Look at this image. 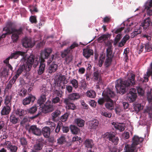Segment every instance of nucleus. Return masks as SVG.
<instances>
[{
    "mask_svg": "<svg viewBox=\"0 0 152 152\" xmlns=\"http://www.w3.org/2000/svg\"><path fill=\"white\" fill-rule=\"evenodd\" d=\"M135 84V75L131 73L127 80L119 79L116 82L115 87L117 92L123 95L124 94L129 88Z\"/></svg>",
    "mask_w": 152,
    "mask_h": 152,
    "instance_id": "obj_1",
    "label": "nucleus"
},
{
    "mask_svg": "<svg viewBox=\"0 0 152 152\" xmlns=\"http://www.w3.org/2000/svg\"><path fill=\"white\" fill-rule=\"evenodd\" d=\"M144 140L143 138L139 137L137 135H134L132 138V143L131 145L127 144L125 146V152H137V146L142 142Z\"/></svg>",
    "mask_w": 152,
    "mask_h": 152,
    "instance_id": "obj_2",
    "label": "nucleus"
},
{
    "mask_svg": "<svg viewBox=\"0 0 152 152\" xmlns=\"http://www.w3.org/2000/svg\"><path fill=\"white\" fill-rule=\"evenodd\" d=\"M43 105V107H40L41 109L40 110H41L38 112L37 114L30 117L29 118L31 120L34 119L38 117L39 115L41 114L42 113H46L52 112L54 109L52 103H51V102L49 100L47 101L45 104H44Z\"/></svg>",
    "mask_w": 152,
    "mask_h": 152,
    "instance_id": "obj_3",
    "label": "nucleus"
},
{
    "mask_svg": "<svg viewBox=\"0 0 152 152\" xmlns=\"http://www.w3.org/2000/svg\"><path fill=\"white\" fill-rule=\"evenodd\" d=\"M13 23L10 22L7 23L6 26L3 28V31L7 32L6 33L3 34L1 36V38H5L8 34H11L14 32L17 31L19 34L23 31L22 28H20L18 29H17L12 28Z\"/></svg>",
    "mask_w": 152,
    "mask_h": 152,
    "instance_id": "obj_4",
    "label": "nucleus"
},
{
    "mask_svg": "<svg viewBox=\"0 0 152 152\" xmlns=\"http://www.w3.org/2000/svg\"><path fill=\"white\" fill-rule=\"evenodd\" d=\"M115 93L112 90L108 88L107 90L106 96L107 97L109 102H107L105 104L106 107L110 110L113 109L114 106L113 101L110 99V97H114L115 96Z\"/></svg>",
    "mask_w": 152,
    "mask_h": 152,
    "instance_id": "obj_5",
    "label": "nucleus"
},
{
    "mask_svg": "<svg viewBox=\"0 0 152 152\" xmlns=\"http://www.w3.org/2000/svg\"><path fill=\"white\" fill-rule=\"evenodd\" d=\"M39 59L38 60V58H35L34 55H31L28 58L26 62L24 64H26L28 68L29 67V69L31 70L32 65H33V67L34 68L36 67L39 63Z\"/></svg>",
    "mask_w": 152,
    "mask_h": 152,
    "instance_id": "obj_6",
    "label": "nucleus"
},
{
    "mask_svg": "<svg viewBox=\"0 0 152 152\" xmlns=\"http://www.w3.org/2000/svg\"><path fill=\"white\" fill-rule=\"evenodd\" d=\"M29 68V67L28 68L26 66V65L24 64H20L17 71L16 75L13 77V81L14 80V82H15L16 80L21 74L22 72H23L25 73L26 74L30 70Z\"/></svg>",
    "mask_w": 152,
    "mask_h": 152,
    "instance_id": "obj_7",
    "label": "nucleus"
},
{
    "mask_svg": "<svg viewBox=\"0 0 152 152\" xmlns=\"http://www.w3.org/2000/svg\"><path fill=\"white\" fill-rule=\"evenodd\" d=\"M104 137L106 139H108L111 141L114 145H116L118 143L119 139L118 137L115 136V133L113 132H107L104 134Z\"/></svg>",
    "mask_w": 152,
    "mask_h": 152,
    "instance_id": "obj_8",
    "label": "nucleus"
},
{
    "mask_svg": "<svg viewBox=\"0 0 152 152\" xmlns=\"http://www.w3.org/2000/svg\"><path fill=\"white\" fill-rule=\"evenodd\" d=\"M137 94L136 90L134 88H132L130 90L127 96V99L130 102H133L137 98Z\"/></svg>",
    "mask_w": 152,
    "mask_h": 152,
    "instance_id": "obj_9",
    "label": "nucleus"
},
{
    "mask_svg": "<svg viewBox=\"0 0 152 152\" xmlns=\"http://www.w3.org/2000/svg\"><path fill=\"white\" fill-rule=\"evenodd\" d=\"M48 94V90L42 89L41 95L37 101V103L40 105L43 104V103L46 101V96Z\"/></svg>",
    "mask_w": 152,
    "mask_h": 152,
    "instance_id": "obj_10",
    "label": "nucleus"
},
{
    "mask_svg": "<svg viewBox=\"0 0 152 152\" xmlns=\"http://www.w3.org/2000/svg\"><path fill=\"white\" fill-rule=\"evenodd\" d=\"M29 131L34 134L40 136L41 135V131L40 129L37 127L36 125H31L29 129Z\"/></svg>",
    "mask_w": 152,
    "mask_h": 152,
    "instance_id": "obj_11",
    "label": "nucleus"
},
{
    "mask_svg": "<svg viewBox=\"0 0 152 152\" xmlns=\"http://www.w3.org/2000/svg\"><path fill=\"white\" fill-rule=\"evenodd\" d=\"M52 51V49L50 48L45 49L43 52L41 53V56L39 57V60H41L42 59L45 60V59L48 58L51 53Z\"/></svg>",
    "mask_w": 152,
    "mask_h": 152,
    "instance_id": "obj_12",
    "label": "nucleus"
},
{
    "mask_svg": "<svg viewBox=\"0 0 152 152\" xmlns=\"http://www.w3.org/2000/svg\"><path fill=\"white\" fill-rule=\"evenodd\" d=\"M36 99L35 97L31 95H30L24 99L22 101V104L24 105L30 104L31 103H33Z\"/></svg>",
    "mask_w": 152,
    "mask_h": 152,
    "instance_id": "obj_13",
    "label": "nucleus"
},
{
    "mask_svg": "<svg viewBox=\"0 0 152 152\" xmlns=\"http://www.w3.org/2000/svg\"><path fill=\"white\" fill-rule=\"evenodd\" d=\"M99 122L97 119H94L89 121L88 128L95 130L98 127L99 124Z\"/></svg>",
    "mask_w": 152,
    "mask_h": 152,
    "instance_id": "obj_14",
    "label": "nucleus"
},
{
    "mask_svg": "<svg viewBox=\"0 0 152 152\" xmlns=\"http://www.w3.org/2000/svg\"><path fill=\"white\" fill-rule=\"evenodd\" d=\"M45 60L42 59L39 61L40 65L39 69L37 70V73L39 75L42 74L44 72L45 67Z\"/></svg>",
    "mask_w": 152,
    "mask_h": 152,
    "instance_id": "obj_15",
    "label": "nucleus"
},
{
    "mask_svg": "<svg viewBox=\"0 0 152 152\" xmlns=\"http://www.w3.org/2000/svg\"><path fill=\"white\" fill-rule=\"evenodd\" d=\"M25 52L20 51H16L12 53L10 56L11 59H17L20 56H24L25 54Z\"/></svg>",
    "mask_w": 152,
    "mask_h": 152,
    "instance_id": "obj_16",
    "label": "nucleus"
},
{
    "mask_svg": "<svg viewBox=\"0 0 152 152\" xmlns=\"http://www.w3.org/2000/svg\"><path fill=\"white\" fill-rule=\"evenodd\" d=\"M15 112H12L10 117V122L13 124H15L18 123L20 120L18 117L16 116Z\"/></svg>",
    "mask_w": 152,
    "mask_h": 152,
    "instance_id": "obj_17",
    "label": "nucleus"
},
{
    "mask_svg": "<svg viewBox=\"0 0 152 152\" xmlns=\"http://www.w3.org/2000/svg\"><path fill=\"white\" fill-rule=\"evenodd\" d=\"M41 131V134H42L46 138L49 137L50 134V129L49 127L45 126L43 128Z\"/></svg>",
    "mask_w": 152,
    "mask_h": 152,
    "instance_id": "obj_18",
    "label": "nucleus"
},
{
    "mask_svg": "<svg viewBox=\"0 0 152 152\" xmlns=\"http://www.w3.org/2000/svg\"><path fill=\"white\" fill-rule=\"evenodd\" d=\"M22 44L23 46L25 48H31L33 47L31 41L27 38L23 40Z\"/></svg>",
    "mask_w": 152,
    "mask_h": 152,
    "instance_id": "obj_19",
    "label": "nucleus"
},
{
    "mask_svg": "<svg viewBox=\"0 0 152 152\" xmlns=\"http://www.w3.org/2000/svg\"><path fill=\"white\" fill-rule=\"evenodd\" d=\"M11 110V107L4 105L2 107L1 114L2 115H7L10 113Z\"/></svg>",
    "mask_w": 152,
    "mask_h": 152,
    "instance_id": "obj_20",
    "label": "nucleus"
},
{
    "mask_svg": "<svg viewBox=\"0 0 152 152\" xmlns=\"http://www.w3.org/2000/svg\"><path fill=\"white\" fill-rule=\"evenodd\" d=\"M93 50L88 48L84 49L83 50V56L86 58L88 59L91 56L93 55Z\"/></svg>",
    "mask_w": 152,
    "mask_h": 152,
    "instance_id": "obj_21",
    "label": "nucleus"
},
{
    "mask_svg": "<svg viewBox=\"0 0 152 152\" xmlns=\"http://www.w3.org/2000/svg\"><path fill=\"white\" fill-rule=\"evenodd\" d=\"M85 147L87 148L91 149L94 145L93 141L92 139H87L84 141Z\"/></svg>",
    "mask_w": 152,
    "mask_h": 152,
    "instance_id": "obj_22",
    "label": "nucleus"
},
{
    "mask_svg": "<svg viewBox=\"0 0 152 152\" xmlns=\"http://www.w3.org/2000/svg\"><path fill=\"white\" fill-rule=\"evenodd\" d=\"M14 112L15 113L16 115L19 116L20 118H22L23 117L26 113V112L25 110L19 108L15 110Z\"/></svg>",
    "mask_w": 152,
    "mask_h": 152,
    "instance_id": "obj_23",
    "label": "nucleus"
},
{
    "mask_svg": "<svg viewBox=\"0 0 152 152\" xmlns=\"http://www.w3.org/2000/svg\"><path fill=\"white\" fill-rule=\"evenodd\" d=\"M64 103L66 104L68 109L74 110L75 109L76 107L75 104L72 103L70 102L69 99H65L64 100Z\"/></svg>",
    "mask_w": 152,
    "mask_h": 152,
    "instance_id": "obj_24",
    "label": "nucleus"
},
{
    "mask_svg": "<svg viewBox=\"0 0 152 152\" xmlns=\"http://www.w3.org/2000/svg\"><path fill=\"white\" fill-rule=\"evenodd\" d=\"M129 38L130 36L126 34L125 35L122 39L121 41L119 43L118 47H121L123 46L127 41L129 39Z\"/></svg>",
    "mask_w": 152,
    "mask_h": 152,
    "instance_id": "obj_25",
    "label": "nucleus"
},
{
    "mask_svg": "<svg viewBox=\"0 0 152 152\" xmlns=\"http://www.w3.org/2000/svg\"><path fill=\"white\" fill-rule=\"evenodd\" d=\"M58 66L57 64L53 63L50 65L48 68V72L49 73H51L56 71V70Z\"/></svg>",
    "mask_w": 152,
    "mask_h": 152,
    "instance_id": "obj_26",
    "label": "nucleus"
},
{
    "mask_svg": "<svg viewBox=\"0 0 152 152\" xmlns=\"http://www.w3.org/2000/svg\"><path fill=\"white\" fill-rule=\"evenodd\" d=\"M22 32V31L20 33H19L17 31L14 32L12 34L11 38L13 42H16L18 40L19 38V35Z\"/></svg>",
    "mask_w": 152,
    "mask_h": 152,
    "instance_id": "obj_27",
    "label": "nucleus"
},
{
    "mask_svg": "<svg viewBox=\"0 0 152 152\" xmlns=\"http://www.w3.org/2000/svg\"><path fill=\"white\" fill-rule=\"evenodd\" d=\"M80 95L78 93H73L69 95L68 99L75 100L80 98Z\"/></svg>",
    "mask_w": 152,
    "mask_h": 152,
    "instance_id": "obj_28",
    "label": "nucleus"
},
{
    "mask_svg": "<svg viewBox=\"0 0 152 152\" xmlns=\"http://www.w3.org/2000/svg\"><path fill=\"white\" fill-rule=\"evenodd\" d=\"M150 22V18H148L145 20L142 23V26L144 30H145L147 27L149 26Z\"/></svg>",
    "mask_w": 152,
    "mask_h": 152,
    "instance_id": "obj_29",
    "label": "nucleus"
},
{
    "mask_svg": "<svg viewBox=\"0 0 152 152\" xmlns=\"http://www.w3.org/2000/svg\"><path fill=\"white\" fill-rule=\"evenodd\" d=\"M9 71V69H7L6 67H4L3 70L0 72V77L2 78L7 77L8 75Z\"/></svg>",
    "mask_w": 152,
    "mask_h": 152,
    "instance_id": "obj_30",
    "label": "nucleus"
},
{
    "mask_svg": "<svg viewBox=\"0 0 152 152\" xmlns=\"http://www.w3.org/2000/svg\"><path fill=\"white\" fill-rule=\"evenodd\" d=\"M75 122L77 125L80 127H83L84 125V121L80 118L75 119Z\"/></svg>",
    "mask_w": 152,
    "mask_h": 152,
    "instance_id": "obj_31",
    "label": "nucleus"
},
{
    "mask_svg": "<svg viewBox=\"0 0 152 152\" xmlns=\"http://www.w3.org/2000/svg\"><path fill=\"white\" fill-rule=\"evenodd\" d=\"M112 57H107L104 64L105 68H108L111 65L112 61Z\"/></svg>",
    "mask_w": 152,
    "mask_h": 152,
    "instance_id": "obj_32",
    "label": "nucleus"
},
{
    "mask_svg": "<svg viewBox=\"0 0 152 152\" xmlns=\"http://www.w3.org/2000/svg\"><path fill=\"white\" fill-rule=\"evenodd\" d=\"M86 94L87 97L91 98H95L96 96L95 91L93 90L88 91L86 92Z\"/></svg>",
    "mask_w": 152,
    "mask_h": 152,
    "instance_id": "obj_33",
    "label": "nucleus"
},
{
    "mask_svg": "<svg viewBox=\"0 0 152 152\" xmlns=\"http://www.w3.org/2000/svg\"><path fill=\"white\" fill-rule=\"evenodd\" d=\"M134 110L137 112H139L140 110L143 109V107L140 104L137 103H134L133 105Z\"/></svg>",
    "mask_w": 152,
    "mask_h": 152,
    "instance_id": "obj_34",
    "label": "nucleus"
},
{
    "mask_svg": "<svg viewBox=\"0 0 152 152\" xmlns=\"http://www.w3.org/2000/svg\"><path fill=\"white\" fill-rule=\"evenodd\" d=\"M112 124L114 125V127L116 129H118L121 132L124 131L125 129L124 126L122 124H118L114 123V122H113Z\"/></svg>",
    "mask_w": 152,
    "mask_h": 152,
    "instance_id": "obj_35",
    "label": "nucleus"
},
{
    "mask_svg": "<svg viewBox=\"0 0 152 152\" xmlns=\"http://www.w3.org/2000/svg\"><path fill=\"white\" fill-rule=\"evenodd\" d=\"M70 128L71 132L74 134H77L79 131V129L75 126L71 125Z\"/></svg>",
    "mask_w": 152,
    "mask_h": 152,
    "instance_id": "obj_36",
    "label": "nucleus"
},
{
    "mask_svg": "<svg viewBox=\"0 0 152 152\" xmlns=\"http://www.w3.org/2000/svg\"><path fill=\"white\" fill-rule=\"evenodd\" d=\"M43 143L42 142H39L34 145V148L37 150H40L42 149L43 147Z\"/></svg>",
    "mask_w": 152,
    "mask_h": 152,
    "instance_id": "obj_37",
    "label": "nucleus"
},
{
    "mask_svg": "<svg viewBox=\"0 0 152 152\" xmlns=\"http://www.w3.org/2000/svg\"><path fill=\"white\" fill-rule=\"evenodd\" d=\"M61 112L58 110H56L51 114L53 119H55L59 116L61 114Z\"/></svg>",
    "mask_w": 152,
    "mask_h": 152,
    "instance_id": "obj_38",
    "label": "nucleus"
},
{
    "mask_svg": "<svg viewBox=\"0 0 152 152\" xmlns=\"http://www.w3.org/2000/svg\"><path fill=\"white\" fill-rule=\"evenodd\" d=\"M70 83L72 85L73 87L75 89H76L78 87V82L76 79H73L71 80Z\"/></svg>",
    "mask_w": 152,
    "mask_h": 152,
    "instance_id": "obj_39",
    "label": "nucleus"
},
{
    "mask_svg": "<svg viewBox=\"0 0 152 152\" xmlns=\"http://www.w3.org/2000/svg\"><path fill=\"white\" fill-rule=\"evenodd\" d=\"M152 7V0H151L149 2L147 3L145 7V9H146L148 13V12L151 11V12H152V11L149 10Z\"/></svg>",
    "mask_w": 152,
    "mask_h": 152,
    "instance_id": "obj_40",
    "label": "nucleus"
},
{
    "mask_svg": "<svg viewBox=\"0 0 152 152\" xmlns=\"http://www.w3.org/2000/svg\"><path fill=\"white\" fill-rule=\"evenodd\" d=\"M37 108L36 106L32 107L29 109H27V111L29 113L33 114L35 113L37 111Z\"/></svg>",
    "mask_w": 152,
    "mask_h": 152,
    "instance_id": "obj_41",
    "label": "nucleus"
},
{
    "mask_svg": "<svg viewBox=\"0 0 152 152\" xmlns=\"http://www.w3.org/2000/svg\"><path fill=\"white\" fill-rule=\"evenodd\" d=\"M20 144L23 147L27 145V142L26 139L24 137H22L20 139Z\"/></svg>",
    "mask_w": 152,
    "mask_h": 152,
    "instance_id": "obj_42",
    "label": "nucleus"
},
{
    "mask_svg": "<svg viewBox=\"0 0 152 152\" xmlns=\"http://www.w3.org/2000/svg\"><path fill=\"white\" fill-rule=\"evenodd\" d=\"M65 141V138L63 135H62L57 140V142L59 144H63Z\"/></svg>",
    "mask_w": 152,
    "mask_h": 152,
    "instance_id": "obj_43",
    "label": "nucleus"
},
{
    "mask_svg": "<svg viewBox=\"0 0 152 152\" xmlns=\"http://www.w3.org/2000/svg\"><path fill=\"white\" fill-rule=\"evenodd\" d=\"M1 145L2 146H6V148L8 150H9L10 147L12 145L11 144V143L10 141H6L3 144L1 143Z\"/></svg>",
    "mask_w": 152,
    "mask_h": 152,
    "instance_id": "obj_44",
    "label": "nucleus"
},
{
    "mask_svg": "<svg viewBox=\"0 0 152 152\" xmlns=\"http://www.w3.org/2000/svg\"><path fill=\"white\" fill-rule=\"evenodd\" d=\"M63 124L61 122H58L57 124L56 129H55V132L56 133H58L59 132Z\"/></svg>",
    "mask_w": 152,
    "mask_h": 152,
    "instance_id": "obj_45",
    "label": "nucleus"
},
{
    "mask_svg": "<svg viewBox=\"0 0 152 152\" xmlns=\"http://www.w3.org/2000/svg\"><path fill=\"white\" fill-rule=\"evenodd\" d=\"M47 124L49 125L51 129L53 130L56 126V124L53 122L50 121H48L47 122Z\"/></svg>",
    "mask_w": 152,
    "mask_h": 152,
    "instance_id": "obj_46",
    "label": "nucleus"
},
{
    "mask_svg": "<svg viewBox=\"0 0 152 152\" xmlns=\"http://www.w3.org/2000/svg\"><path fill=\"white\" fill-rule=\"evenodd\" d=\"M54 95L60 97H62L63 94V92L61 91H59L55 90L54 92Z\"/></svg>",
    "mask_w": 152,
    "mask_h": 152,
    "instance_id": "obj_47",
    "label": "nucleus"
},
{
    "mask_svg": "<svg viewBox=\"0 0 152 152\" xmlns=\"http://www.w3.org/2000/svg\"><path fill=\"white\" fill-rule=\"evenodd\" d=\"M107 57H112L113 51L112 48H107L106 49Z\"/></svg>",
    "mask_w": 152,
    "mask_h": 152,
    "instance_id": "obj_48",
    "label": "nucleus"
},
{
    "mask_svg": "<svg viewBox=\"0 0 152 152\" xmlns=\"http://www.w3.org/2000/svg\"><path fill=\"white\" fill-rule=\"evenodd\" d=\"M69 115L67 113H66L64 114L61 117V120L62 122H64L67 119Z\"/></svg>",
    "mask_w": 152,
    "mask_h": 152,
    "instance_id": "obj_49",
    "label": "nucleus"
},
{
    "mask_svg": "<svg viewBox=\"0 0 152 152\" xmlns=\"http://www.w3.org/2000/svg\"><path fill=\"white\" fill-rule=\"evenodd\" d=\"M29 20L30 22L32 23H36L37 22L36 17L34 16H31L29 18Z\"/></svg>",
    "mask_w": 152,
    "mask_h": 152,
    "instance_id": "obj_50",
    "label": "nucleus"
},
{
    "mask_svg": "<svg viewBox=\"0 0 152 152\" xmlns=\"http://www.w3.org/2000/svg\"><path fill=\"white\" fill-rule=\"evenodd\" d=\"M145 48L146 51L147 52H149L152 50V47L148 43L145 44Z\"/></svg>",
    "mask_w": 152,
    "mask_h": 152,
    "instance_id": "obj_51",
    "label": "nucleus"
},
{
    "mask_svg": "<svg viewBox=\"0 0 152 152\" xmlns=\"http://www.w3.org/2000/svg\"><path fill=\"white\" fill-rule=\"evenodd\" d=\"M113 42V41L112 40L107 41L106 44V46L108 47L107 48H112L113 47L112 44Z\"/></svg>",
    "mask_w": 152,
    "mask_h": 152,
    "instance_id": "obj_52",
    "label": "nucleus"
},
{
    "mask_svg": "<svg viewBox=\"0 0 152 152\" xmlns=\"http://www.w3.org/2000/svg\"><path fill=\"white\" fill-rule=\"evenodd\" d=\"M137 92L139 94L141 95H142L144 94V91L143 89L140 87H137Z\"/></svg>",
    "mask_w": 152,
    "mask_h": 152,
    "instance_id": "obj_53",
    "label": "nucleus"
},
{
    "mask_svg": "<svg viewBox=\"0 0 152 152\" xmlns=\"http://www.w3.org/2000/svg\"><path fill=\"white\" fill-rule=\"evenodd\" d=\"M26 90L25 88L22 89L20 91L19 96L23 97L25 96L26 94Z\"/></svg>",
    "mask_w": 152,
    "mask_h": 152,
    "instance_id": "obj_54",
    "label": "nucleus"
},
{
    "mask_svg": "<svg viewBox=\"0 0 152 152\" xmlns=\"http://www.w3.org/2000/svg\"><path fill=\"white\" fill-rule=\"evenodd\" d=\"M129 52V48H127L124 50V53L125 55V58L126 61L128 59V54Z\"/></svg>",
    "mask_w": 152,
    "mask_h": 152,
    "instance_id": "obj_55",
    "label": "nucleus"
},
{
    "mask_svg": "<svg viewBox=\"0 0 152 152\" xmlns=\"http://www.w3.org/2000/svg\"><path fill=\"white\" fill-rule=\"evenodd\" d=\"M110 17L106 16L103 18V22L104 23H108L110 22Z\"/></svg>",
    "mask_w": 152,
    "mask_h": 152,
    "instance_id": "obj_56",
    "label": "nucleus"
},
{
    "mask_svg": "<svg viewBox=\"0 0 152 152\" xmlns=\"http://www.w3.org/2000/svg\"><path fill=\"white\" fill-rule=\"evenodd\" d=\"M79 45L76 42H73L68 48L69 50H71L74 48L75 47H78Z\"/></svg>",
    "mask_w": 152,
    "mask_h": 152,
    "instance_id": "obj_57",
    "label": "nucleus"
},
{
    "mask_svg": "<svg viewBox=\"0 0 152 152\" xmlns=\"http://www.w3.org/2000/svg\"><path fill=\"white\" fill-rule=\"evenodd\" d=\"M99 71L97 70L94 73V79L97 80L98 79L99 76Z\"/></svg>",
    "mask_w": 152,
    "mask_h": 152,
    "instance_id": "obj_58",
    "label": "nucleus"
},
{
    "mask_svg": "<svg viewBox=\"0 0 152 152\" xmlns=\"http://www.w3.org/2000/svg\"><path fill=\"white\" fill-rule=\"evenodd\" d=\"M28 118L26 117H24L22 120L21 121L20 124L22 126L24 125V124L28 122Z\"/></svg>",
    "mask_w": 152,
    "mask_h": 152,
    "instance_id": "obj_59",
    "label": "nucleus"
},
{
    "mask_svg": "<svg viewBox=\"0 0 152 152\" xmlns=\"http://www.w3.org/2000/svg\"><path fill=\"white\" fill-rule=\"evenodd\" d=\"M70 52V50H69L68 48L67 49L65 50L64 52L61 54L62 57L63 58L65 57Z\"/></svg>",
    "mask_w": 152,
    "mask_h": 152,
    "instance_id": "obj_60",
    "label": "nucleus"
},
{
    "mask_svg": "<svg viewBox=\"0 0 152 152\" xmlns=\"http://www.w3.org/2000/svg\"><path fill=\"white\" fill-rule=\"evenodd\" d=\"M124 29V27H121L113 31L115 34L120 33Z\"/></svg>",
    "mask_w": 152,
    "mask_h": 152,
    "instance_id": "obj_61",
    "label": "nucleus"
},
{
    "mask_svg": "<svg viewBox=\"0 0 152 152\" xmlns=\"http://www.w3.org/2000/svg\"><path fill=\"white\" fill-rule=\"evenodd\" d=\"M18 149V147L16 146L12 145L9 150L12 152H16Z\"/></svg>",
    "mask_w": 152,
    "mask_h": 152,
    "instance_id": "obj_62",
    "label": "nucleus"
},
{
    "mask_svg": "<svg viewBox=\"0 0 152 152\" xmlns=\"http://www.w3.org/2000/svg\"><path fill=\"white\" fill-rule=\"evenodd\" d=\"M60 100V99L59 97L56 96L55 98H53L52 100V102L53 103L56 104L59 102Z\"/></svg>",
    "mask_w": 152,
    "mask_h": 152,
    "instance_id": "obj_63",
    "label": "nucleus"
},
{
    "mask_svg": "<svg viewBox=\"0 0 152 152\" xmlns=\"http://www.w3.org/2000/svg\"><path fill=\"white\" fill-rule=\"evenodd\" d=\"M66 89L69 93H70L72 92L73 88L70 85L66 86Z\"/></svg>",
    "mask_w": 152,
    "mask_h": 152,
    "instance_id": "obj_64",
    "label": "nucleus"
}]
</instances>
